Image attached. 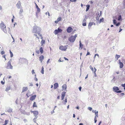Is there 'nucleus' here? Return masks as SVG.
I'll return each mask as SVG.
<instances>
[{
  "instance_id": "nucleus-7",
  "label": "nucleus",
  "mask_w": 125,
  "mask_h": 125,
  "mask_svg": "<svg viewBox=\"0 0 125 125\" xmlns=\"http://www.w3.org/2000/svg\"><path fill=\"white\" fill-rule=\"evenodd\" d=\"M67 49V47L66 46H61L59 47V49L62 51H65Z\"/></svg>"
},
{
  "instance_id": "nucleus-1",
  "label": "nucleus",
  "mask_w": 125,
  "mask_h": 125,
  "mask_svg": "<svg viewBox=\"0 0 125 125\" xmlns=\"http://www.w3.org/2000/svg\"><path fill=\"white\" fill-rule=\"evenodd\" d=\"M41 31V28L37 26H34L33 27L32 32L34 33L38 34L39 35H40V33Z\"/></svg>"
},
{
  "instance_id": "nucleus-6",
  "label": "nucleus",
  "mask_w": 125,
  "mask_h": 125,
  "mask_svg": "<svg viewBox=\"0 0 125 125\" xmlns=\"http://www.w3.org/2000/svg\"><path fill=\"white\" fill-rule=\"evenodd\" d=\"M16 6L18 9H21L22 7L21 3L20 1H19L16 4Z\"/></svg>"
},
{
  "instance_id": "nucleus-42",
  "label": "nucleus",
  "mask_w": 125,
  "mask_h": 125,
  "mask_svg": "<svg viewBox=\"0 0 125 125\" xmlns=\"http://www.w3.org/2000/svg\"><path fill=\"white\" fill-rule=\"evenodd\" d=\"M37 117H38L37 116H35V117L34 118L33 120V121L34 122H35V120L37 118Z\"/></svg>"
},
{
  "instance_id": "nucleus-40",
  "label": "nucleus",
  "mask_w": 125,
  "mask_h": 125,
  "mask_svg": "<svg viewBox=\"0 0 125 125\" xmlns=\"http://www.w3.org/2000/svg\"><path fill=\"white\" fill-rule=\"evenodd\" d=\"M92 108L91 107H89L88 108V109L90 111H91L92 110Z\"/></svg>"
},
{
  "instance_id": "nucleus-51",
  "label": "nucleus",
  "mask_w": 125,
  "mask_h": 125,
  "mask_svg": "<svg viewBox=\"0 0 125 125\" xmlns=\"http://www.w3.org/2000/svg\"><path fill=\"white\" fill-rule=\"evenodd\" d=\"M50 60V59H49L48 60H47V64H48V63H49V61Z\"/></svg>"
},
{
  "instance_id": "nucleus-39",
  "label": "nucleus",
  "mask_w": 125,
  "mask_h": 125,
  "mask_svg": "<svg viewBox=\"0 0 125 125\" xmlns=\"http://www.w3.org/2000/svg\"><path fill=\"white\" fill-rule=\"evenodd\" d=\"M120 25V22H118L117 23H116L115 24L116 26H119Z\"/></svg>"
},
{
  "instance_id": "nucleus-37",
  "label": "nucleus",
  "mask_w": 125,
  "mask_h": 125,
  "mask_svg": "<svg viewBox=\"0 0 125 125\" xmlns=\"http://www.w3.org/2000/svg\"><path fill=\"white\" fill-rule=\"evenodd\" d=\"M103 21H104V18H102V19H100L99 21L100 23H101V22H103Z\"/></svg>"
},
{
  "instance_id": "nucleus-5",
  "label": "nucleus",
  "mask_w": 125,
  "mask_h": 125,
  "mask_svg": "<svg viewBox=\"0 0 125 125\" xmlns=\"http://www.w3.org/2000/svg\"><path fill=\"white\" fill-rule=\"evenodd\" d=\"M113 91L117 93H119L122 92V91L121 90H119V89L117 87L114 86L113 88Z\"/></svg>"
},
{
  "instance_id": "nucleus-52",
  "label": "nucleus",
  "mask_w": 125,
  "mask_h": 125,
  "mask_svg": "<svg viewBox=\"0 0 125 125\" xmlns=\"http://www.w3.org/2000/svg\"><path fill=\"white\" fill-rule=\"evenodd\" d=\"M96 111V110H92V112L93 113H95Z\"/></svg>"
},
{
  "instance_id": "nucleus-64",
  "label": "nucleus",
  "mask_w": 125,
  "mask_h": 125,
  "mask_svg": "<svg viewBox=\"0 0 125 125\" xmlns=\"http://www.w3.org/2000/svg\"><path fill=\"white\" fill-rule=\"evenodd\" d=\"M5 56H6V55H4L2 57L4 58H5Z\"/></svg>"
},
{
  "instance_id": "nucleus-43",
  "label": "nucleus",
  "mask_w": 125,
  "mask_h": 125,
  "mask_svg": "<svg viewBox=\"0 0 125 125\" xmlns=\"http://www.w3.org/2000/svg\"><path fill=\"white\" fill-rule=\"evenodd\" d=\"M82 25L83 26H85L86 25V23L85 22L83 23Z\"/></svg>"
},
{
  "instance_id": "nucleus-53",
  "label": "nucleus",
  "mask_w": 125,
  "mask_h": 125,
  "mask_svg": "<svg viewBox=\"0 0 125 125\" xmlns=\"http://www.w3.org/2000/svg\"><path fill=\"white\" fill-rule=\"evenodd\" d=\"M8 29H9V30H8L9 32V33H10V29L9 28H8Z\"/></svg>"
},
{
  "instance_id": "nucleus-4",
  "label": "nucleus",
  "mask_w": 125,
  "mask_h": 125,
  "mask_svg": "<svg viewBox=\"0 0 125 125\" xmlns=\"http://www.w3.org/2000/svg\"><path fill=\"white\" fill-rule=\"evenodd\" d=\"M6 68L7 69H13V66L11 65V60H10L8 62Z\"/></svg>"
},
{
  "instance_id": "nucleus-46",
  "label": "nucleus",
  "mask_w": 125,
  "mask_h": 125,
  "mask_svg": "<svg viewBox=\"0 0 125 125\" xmlns=\"http://www.w3.org/2000/svg\"><path fill=\"white\" fill-rule=\"evenodd\" d=\"M1 53L2 55H3L5 53V52L3 51H1Z\"/></svg>"
},
{
  "instance_id": "nucleus-33",
  "label": "nucleus",
  "mask_w": 125,
  "mask_h": 125,
  "mask_svg": "<svg viewBox=\"0 0 125 125\" xmlns=\"http://www.w3.org/2000/svg\"><path fill=\"white\" fill-rule=\"evenodd\" d=\"M57 20L58 21H61V17L58 18L57 19Z\"/></svg>"
},
{
  "instance_id": "nucleus-41",
  "label": "nucleus",
  "mask_w": 125,
  "mask_h": 125,
  "mask_svg": "<svg viewBox=\"0 0 125 125\" xmlns=\"http://www.w3.org/2000/svg\"><path fill=\"white\" fill-rule=\"evenodd\" d=\"M5 124H6V125H7L8 123V120H5Z\"/></svg>"
},
{
  "instance_id": "nucleus-21",
  "label": "nucleus",
  "mask_w": 125,
  "mask_h": 125,
  "mask_svg": "<svg viewBox=\"0 0 125 125\" xmlns=\"http://www.w3.org/2000/svg\"><path fill=\"white\" fill-rule=\"evenodd\" d=\"M86 7H87V8L86 9V11H87L89 9L90 5H86Z\"/></svg>"
},
{
  "instance_id": "nucleus-18",
  "label": "nucleus",
  "mask_w": 125,
  "mask_h": 125,
  "mask_svg": "<svg viewBox=\"0 0 125 125\" xmlns=\"http://www.w3.org/2000/svg\"><path fill=\"white\" fill-rule=\"evenodd\" d=\"M28 89V88L27 87H23V90L22 92H24L26 91Z\"/></svg>"
},
{
  "instance_id": "nucleus-58",
  "label": "nucleus",
  "mask_w": 125,
  "mask_h": 125,
  "mask_svg": "<svg viewBox=\"0 0 125 125\" xmlns=\"http://www.w3.org/2000/svg\"><path fill=\"white\" fill-rule=\"evenodd\" d=\"M34 35L35 36L37 37V38H39L38 37H37V34H34Z\"/></svg>"
},
{
  "instance_id": "nucleus-34",
  "label": "nucleus",
  "mask_w": 125,
  "mask_h": 125,
  "mask_svg": "<svg viewBox=\"0 0 125 125\" xmlns=\"http://www.w3.org/2000/svg\"><path fill=\"white\" fill-rule=\"evenodd\" d=\"M90 68L91 70L92 71H93V72L94 71L93 68L91 65L90 66Z\"/></svg>"
},
{
  "instance_id": "nucleus-20",
  "label": "nucleus",
  "mask_w": 125,
  "mask_h": 125,
  "mask_svg": "<svg viewBox=\"0 0 125 125\" xmlns=\"http://www.w3.org/2000/svg\"><path fill=\"white\" fill-rule=\"evenodd\" d=\"M45 43V41L44 40H42L41 42V46H42L43 44H44Z\"/></svg>"
},
{
  "instance_id": "nucleus-16",
  "label": "nucleus",
  "mask_w": 125,
  "mask_h": 125,
  "mask_svg": "<svg viewBox=\"0 0 125 125\" xmlns=\"http://www.w3.org/2000/svg\"><path fill=\"white\" fill-rule=\"evenodd\" d=\"M34 116H37L38 114V112L37 111H34V112H33Z\"/></svg>"
},
{
  "instance_id": "nucleus-32",
  "label": "nucleus",
  "mask_w": 125,
  "mask_h": 125,
  "mask_svg": "<svg viewBox=\"0 0 125 125\" xmlns=\"http://www.w3.org/2000/svg\"><path fill=\"white\" fill-rule=\"evenodd\" d=\"M113 23L114 25H115L117 23V22L116 20L115 19L113 20Z\"/></svg>"
},
{
  "instance_id": "nucleus-22",
  "label": "nucleus",
  "mask_w": 125,
  "mask_h": 125,
  "mask_svg": "<svg viewBox=\"0 0 125 125\" xmlns=\"http://www.w3.org/2000/svg\"><path fill=\"white\" fill-rule=\"evenodd\" d=\"M40 52L41 53H43V50L42 48V47H41L40 48Z\"/></svg>"
},
{
  "instance_id": "nucleus-13",
  "label": "nucleus",
  "mask_w": 125,
  "mask_h": 125,
  "mask_svg": "<svg viewBox=\"0 0 125 125\" xmlns=\"http://www.w3.org/2000/svg\"><path fill=\"white\" fill-rule=\"evenodd\" d=\"M54 88L55 89L58 87V84L57 83H55L54 84Z\"/></svg>"
},
{
  "instance_id": "nucleus-29",
  "label": "nucleus",
  "mask_w": 125,
  "mask_h": 125,
  "mask_svg": "<svg viewBox=\"0 0 125 125\" xmlns=\"http://www.w3.org/2000/svg\"><path fill=\"white\" fill-rule=\"evenodd\" d=\"M57 30L59 33L61 32L62 31V30L59 28H58Z\"/></svg>"
},
{
  "instance_id": "nucleus-48",
  "label": "nucleus",
  "mask_w": 125,
  "mask_h": 125,
  "mask_svg": "<svg viewBox=\"0 0 125 125\" xmlns=\"http://www.w3.org/2000/svg\"><path fill=\"white\" fill-rule=\"evenodd\" d=\"M36 53H37V54H39V51L38 50H36Z\"/></svg>"
},
{
  "instance_id": "nucleus-57",
  "label": "nucleus",
  "mask_w": 125,
  "mask_h": 125,
  "mask_svg": "<svg viewBox=\"0 0 125 125\" xmlns=\"http://www.w3.org/2000/svg\"><path fill=\"white\" fill-rule=\"evenodd\" d=\"M1 83L2 84H3L4 83V82H3L2 81H1Z\"/></svg>"
},
{
  "instance_id": "nucleus-19",
  "label": "nucleus",
  "mask_w": 125,
  "mask_h": 125,
  "mask_svg": "<svg viewBox=\"0 0 125 125\" xmlns=\"http://www.w3.org/2000/svg\"><path fill=\"white\" fill-rule=\"evenodd\" d=\"M79 43H80V44H79L80 48H81V49H82V48L83 47V45L81 43V41H79Z\"/></svg>"
},
{
  "instance_id": "nucleus-11",
  "label": "nucleus",
  "mask_w": 125,
  "mask_h": 125,
  "mask_svg": "<svg viewBox=\"0 0 125 125\" xmlns=\"http://www.w3.org/2000/svg\"><path fill=\"white\" fill-rule=\"evenodd\" d=\"M36 97V95H34L31 96L30 98V100L31 101H33L34 100Z\"/></svg>"
},
{
  "instance_id": "nucleus-55",
  "label": "nucleus",
  "mask_w": 125,
  "mask_h": 125,
  "mask_svg": "<svg viewBox=\"0 0 125 125\" xmlns=\"http://www.w3.org/2000/svg\"><path fill=\"white\" fill-rule=\"evenodd\" d=\"M34 80L35 81H38V79L37 78H36V77H35V79H34Z\"/></svg>"
},
{
  "instance_id": "nucleus-63",
  "label": "nucleus",
  "mask_w": 125,
  "mask_h": 125,
  "mask_svg": "<svg viewBox=\"0 0 125 125\" xmlns=\"http://www.w3.org/2000/svg\"><path fill=\"white\" fill-rule=\"evenodd\" d=\"M79 125H83V123H81L79 124Z\"/></svg>"
},
{
  "instance_id": "nucleus-31",
  "label": "nucleus",
  "mask_w": 125,
  "mask_h": 125,
  "mask_svg": "<svg viewBox=\"0 0 125 125\" xmlns=\"http://www.w3.org/2000/svg\"><path fill=\"white\" fill-rule=\"evenodd\" d=\"M10 87H7L6 88V89H5V91H8L9 90H10Z\"/></svg>"
},
{
  "instance_id": "nucleus-15",
  "label": "nucleus",
  "mask_w": 125,
  "mask_h": 125,
  "mask_svg": "<svg viewBox=\"0 0 125 125\" xmlns=\"http://www.w3.org/2000/svg\"><path fill=\"white\" fill-rule=\"evenodd\" d=\"M35 4L36 6V8L37 10V12H38V13H39V12H40V9L39 8L38 6L36 4V3H35Z\"/></svg>"
},
{
  "instance_id": "nucleus-14",
  "label": "nucleus",
  "mask_w": 125,
  "mask_h": 125,
  "mask_svg": "<svg viewBox=\"0 0 125 125\" xmlns=\"http://www.w3.org/2000/svg\"><path fill=\"white\" fill-rule=\"evenodd\" d=\"M118 61H119V63L120 65V68H123V64L121 62L120 60H119Z\"/></svg>"
},
{
  "instance_id": "nucleus-61",
  "label": "nucleus",
  "mask_w": 125,
  "mask_h": 125,
  "mask_svg": "<svg viewBox=\"0 0 125 125\" xmlns=\"http://www.w3.org/2000/svg\"><path fill=\"white\" fill-rule=\"evenodd\" d=\"M64 58L65 59V60H68V59L67 58H66L65 57H64Z\"/></svg>"
},
{
  "instance_id": "nucleus-26",
  "label": "nucleus",
  "mask_w": 125,
  "mask_h": 125,
  "mask_svg": "<svg viewBox=\"0 0 125 125\" xmlns=\"http://www.w3.org/2000/svg\"><path fill=\"white\" fill-rule=\"evenodd\" d=\"M120 56L119 55L116 54L115 56V58L117 60H118V58L120 57Z\"/></svg>"
},
{
  "instance_id": "nucleus-3",
  "label": "nucleus",
  "mask_w": 125,
  "mask_h": 125,
  "mask_svg": "<svg viewBox=\"0 0 125 125\" xmlns=\"http://www.w3.org/2000/svg\"><path fill=\"white\" fill-rule=\"evenodd\" d=\"M77 36L76 34L74 36H72L70 37L68 39L69 41L71 42H73L75 41L76 38Z\"/></svg>"
},
{
  "instance_id": "nucleus-35",
  "label": "nucleus",
  "mask_w": 125,
  "mask_h": 125,
  "mask_svg": "<svg viewBox=\"0 0 125 125\" xmlns=\"http://www.w3.org/2000/svg\"><path fill=\"white\" fill-rule=\"evenodd\" d=\"M23 11L22 9H21L20 10V12H19V14H21V13H22L23 12Z\"/></svg>"
},
{
  "instance_id": "nucleus-24",
  "label": "nucleus",
  "mask_w": 125,
  "mask_h": 125,
  "mask_svg": "<svg viewBox=\"0 0 125 125\" xmlns=\"http://www.w3.org/2000/svg\"><path fill=\"white\" fill-rule=\"evenodd\" d=\"M12 109L11 108H10L8 110V112H12Z\"/></svg>"
},
{
  "instance_id": "nucleus-36",
  "label": "nucleus",
  "mask_w": 125,
  "mask_h": 125,
  "mask_svg": "<svg viewBox=\"0 0 125 125\" xmlns=\"http://www.w3.org/2000/svg\"><path fill=\"white\" fill-rule=\"evenodd\" d=\"M63 101H64V102L63 103V104H66V103H67V99L66 98L65 99V100H64Z\"/></svg>"
},
{
  "instance_id": "nucleus-12",
  "label": "nucleus",
  "mask_w": 125,
  "mask_h": 125,
  "mask_svg": "<svg viewBox=\"0 0 125 125\" xmlns=\"http://www.w3.org/2000/svg\"><path fill=\"white\" fill-rule=\"evenodd\" d=\"M44 56L43 55H41L39 57V60L41 62H42V60L44 59Z\"/></svg>"
},
{
  "instance_id": "nucleus-44",
  "label": "nucleus",
  "mask_w": 125,
  "mask_h": 125,
  "mask_svg": "<svg viewBox=\"0 0 125 125\" xmlns=\"http://www.w3.org/2000/svg\"><path fill=\"white\" fill-rule=\"evenodd\" d=\"M98 112V111H97L95 113V115L96 116H97Z\"/></svg>"
},
{
  "instance_id": "nucleus-2",
  "label": "nucleus",
  "mask_w": 125,
  "mask_h": 125,
  "mask_svg": "<svg viewBox=\"0 0 125 125\" xmlns=\"http://www.w3.org/2000/svg\"><path fill=\"white\" fill-rule=\"evenodd\" d=\"M0 27L1 30H2L4 32L6 33L7 32L6 29V27L4 25V23L3 21H1V22L0 24Z\"/></svg>"
},
{
  "instance_id": "nucleus-59",
  "label": "nucleus",
  "mask_w": 125,
  "mask_h": 125,
  "mask_svg": "<svg viewBox=\"0 0 125 125\" xmlns=\"http://www.w3.org/2000/svg\"><path fill=\"white\" fill-rule=\"evenodd\" d=\"M59 21L57 20L56 21H55V23H57Z\"/></svg>"
},
{
  "instance_id": "nucleus-56",
  "label": "nucleus",
  "mask_w": 125,
  "mask_h": 125,
  "mask_svg": "<svg viewBox=\"0 0 125 125\" xmlns=\"http://www.w3.org/2000/svg\"><path fill=\"white\" fill-rule=\"evenodd\" d=\"M33 85V84L32 83H30V86H32Z\"/></svg>"
},
{
  "instance_id": "nucleus-30",
  "label": "nucleus",
  "mask_w": 125,
  "mask_h": 125,
  "mask_svg": "<svg viewBox=\"0 0 125 125\" xmlns=\"http://www.w3.org/2000/svg\"><path fill=\"white\" fill-rule=\"evenodd\" d=\"M122 19V17L121 15H120L119 16L118 18V20L119 21H120Z\"/></svg>"
},
{
  "instance_id": "nucleus-38",
  "label": "nucleus",
  "mask_w": 125,
  "mask_h": 125,
  "mask_svg": "<svg viewBox=\"0 0 125 125\" xmlns=\"http://www.w3.org/2000/svg\"><path fill=\"white\" fill-rule=\"evenodd\" d=\"M121 86L123 87H124V89L125 90V83L124 84H121Z\"/></svg>"
},
{
  "instance_id": "nucleus-60",
  "label": "nucleus",
  "mask_w": 125,
  "mask_h": 125,
  "mask_svg": "<svg viewBox=\"0 0 125 125\" xmlns=\"http://www.w3.org/2000/svg\"><path fill=\"white\" fill-rule=\"evenodd\" d=\"M121 95L123 96L125 95V94L124 93H122L121 94Z\"/></svg>"
},
{
  "instance_id": "nucleus-54",
  "label": "nucleus",
  "mask_w": 125,
  "mask_h": 125,
  "mask_svg": "<svg viewBox=\"0 0 125 125\" xmlns=\"http://www.w3.org/2000/svg\"><path fill=\"white\" fill-rule=\"evenodd\" d=\"M90 52H87L86 55H90Z\"/></svg>"
},
{
  "instance_id": "nucleus-9",
  "label": "nucleus",
  "mask_w": 125,
  "mask_h": 125,
  "mask_svg": "<svg viewBox=\"0 0 125 125\" xmlns=\"http://www.w3.org/2000/svg\"><path fill=\"white\" fill-rule=\"evenodd\" d=\"M73 30L72 28L70 27H69L67 29V31L68 33L71 32Z\"/></svg>"
},
{
  "instance_id": "nucleus-28",
  "label": "nucleus",
  "mask_w": 125,
  "mask_h": 125,
  "mask_svg": "<svg viewBox=\"0 0 125 125\" xmlns=\"http://www.w3.org/2000/svg\"><path fill=\"white\" fill-rule=\"evenodd\" d=\"M10 57H12L13 56V54L12 52H11L10 50Z\"/></svg>"
},
{
  "instance_id": "nucleus-49",
  "label": "nucleus",
  "mask_w": 125,
  "mask_h": 125,
  "mask_svg": "<svg viewBox=\"0 0 125 125\" xmlns=\"http://www.w3.org/2000/svg\"><path fill=\"white\" fill-rule=\"evenodd\" d=\"M79 90L81 91V89H82V87L81 86H80L79 87Z\"/></svg>"
},
{
  "instance_id": "nucleus-23",
  "label": "nucleus",
  "mask_w": 125,
  "mask_h": 125,
  "mask_svg": "<svg viewBox=\"0 0 125 125\" xmlns=\"http://www.w3.org/2000/svg\"><path fill=\"white\" fill-rule=\"evenodd\" d=\"M54 33L55 35H56L58 34V33H59V32L56 29L54 31Z\"/></svg>"
},
{
  "instance_id": "nucleus-17",
  "label": "nucleus",
  "mask_w": 125,
  "mask_h": 125,
  "mask_svg": "<svg viewBox=\"0 0 125 125\" xmlns=\"http://www.w3.org/2000/svg\"><path fill=\"white\" fill-rule=\"evenodd\" d=\"M62 89L63 90H65L66 91V88H67V86L66 84H63L62 86Z\"/></svg>"
},
{
  "instance_id": "nucleus-10",
  "label": "nucleus",
  "mask_w": 125,
  "mask_h": 125,
  "mask_svg": "<svg viewBox=\"0 0 125 125\" xmlns=\"http://www.w3.org/2000/svg\"><path fill=\"white\" fill-rule=\"evenodd\" d=\"M65 92H63L62 94L61 100H62L63 99L66 93Z\"/></svg>"
},
{
  "instance_id": "nucleus-62",
  "label": "nucleus",
  "mask_w": 125,
  "mask_h": 125,
  "mask_svg": "<svg viewBox=\"0 0 125 125\" xmlns=\"http://www.w3.org/2000/svg\"><path fill=\"white\" fill-rule=\"evenodd\" d=\"M73 118H75V115L74 114H73Z\"/></svg>"
},
{
  "instance_id": "nucleus-25",
  "label": "nucleus",
  "mask_w": 125,
  "mask_h": 125,
  "mask_svg": "<svg viewBox=\"0 0 125 125\" xmlns=\"http://www.w3.org/2000/svg\"><path fill=\"white\" fill-rule=\"evenodd\" d=\"M33 107H37V106L36 105V103L35 102H34L33 105Z\"/></svg>"
},
{
  "instance_id": "nucleus-45",
  "label": "nucleus",
  "mask_w": 125,
  "mask_h": 125,
  "mask_svg": "<svg viewBox=\"0 0 125 125\" xmlns=\"http://www.w3.org/2000/svg\"><path fill=\"white\" fill-rule=\"evenodd\" d=\"M96 55H97V56H98L99 55L98 54H95V55H94V58H95L96 57Z\"/></svg>"
},
{
  "instance_id": "nucleus-50",
  "label": "nucleus",
  "mask_w": 125,
  "mask_h": 125,
  "mask_svg": "<svg viewBox=\"0 0 125 125\" xmlns=\"http://www.w3.org/2000/svg\"><path fill=\"white\" fill-rule=\"evenodd\" d=\"M95 72H94V76H95V77H96V76H97V75L96 74Z\"/></svg>"
},
{
  "instance_id": "nucleus-27",
  "label": "nucleus",
  "mask_w": 125,
  "mask_h": 125,
  "mask_svg": "<svg viewBox=\"0 0 125 125\" xmlns=\"http://www.w3.org/2000/svg\"><path fill=\"white\" fill-rule=\"evenodd\" d=\"M44 68L43 66L42 67V69L41 71V73L42 74H43L44 73Z\"/></svg>"
},
{
  "instance_id": "nucleus-8",
  "label": "nucleus",
  "mask_w": 125,
  "mask_h": 125,
  "mask_svg": "<svg viewBox=\"0 0 125 125\" xmlns=\"http://www.w3.org/2000/svg\"><path fill=\"white\" fill-rule=\"evenodd\" d=\"M93 25H95V23L94 22L89 23L88 24V28L90 29L91 27Z\"/></svg>"
},
{
  "instance_id": "nucleus-47",
  "label": "nucleus",
  "mask_w": 125,
  "mask_h": 125,
  "mask_svg": "<svg viewBox=\"0 0 125 125\" xmlns=\"http://www.w3.org/2000/svg\"><path fill=\"white\" fill-rule=\"evenodd\" d=\"M32 74H33L35 73V72H34V70H33L32 71Z\"/></svg>"
}]
</instances>
